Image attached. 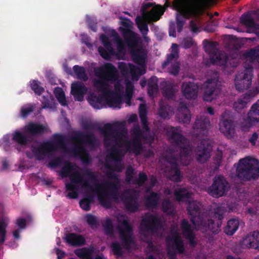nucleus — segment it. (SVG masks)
Listing matches in <instances>:
<instances>
[{"mask_svg": "<svg viewBox=\"0 0 259 259\" xmlns=\"http://www.w3.org/2000/svg\"><path fill=\"white\" fill-rule=\"evenodd\" d=\"M94 72L98 78L94 80V87L103 93L109 107L120 108L121 96L114 95V92L109 89V83H113L118 79L116 68L111 63H106L103 66L96 68Z\"/></svg>", "mask_w": 259, "mask_h": 259, "instance_id": "nucleus-1", "label": "nucleus"}, {"mask_svg": "<svg viewBox=\"0 0 259 259\" xmlns=\"http://www.w3.org/2000/svg\"><path fill=\"white\" fill-rule=\"evenodd\" d=\"M125 122L116 121L113 123H107L100 131L104 136V143L106 147H111L107 158L115 162L121 160V147L123 140L122 130L124 129Z\"/></svg>", "mask_w": 259, "mask_h": 259, "instance_id": "nucleus-2", "label": "nucleus"}, {"mask_svg": "<svg viewBox=\"0 0 259 259\" xmlns=\"http://www.w3.org/2000/svg\"><path fill=\"white\" fill-rule=\"evenodd\" d=\"M114 171L111 170L106 173L108 178L113 180V181L107 180L103 183L97 184L93 189L97 193L101 205L107 208H110L111 205L109 197L115 201L118 200L119 197L120 180Z\"/></svg>", "mask_w": 259, "mask_h": 259, "instance_id": "nucleus-3", "label": "nucleus"}, {"mask_svg": "<svg viewBox=\"0 0 259 259\" xmlns=\"http://www.w3.org/2000/svg\"><path fill=\"white\" fill-rule=\"evenodd\" d=\"M71 139L73 141H77L79 144L75 146L72 149V153L76 156H78L81 161L85 164H90L92 159L85 147L83 146L86 144L94 147L97 144V138L93 133L84 134L80 131H74Z\"/></svg>", "mask_w": 259, "mask_h": 259, "instance_id": "nucleus-4", "label": "nucleus"}, {"mask_svg": "<svg viewBox=\"0 0 259 259\" xmlns=\"http://www.w3.org/2000/svg\"><path fill=\"white\" fill-rule=\"evenodd\" d=\"M124 41L131 50L133 61L140 65L145 64L147 52L138 34L129 29L122 31Z\"/></svg>", "mask_w": 259, "mask_h": 259, "instance_id": "nucleus-5", "label": "nucleus"}, {"mask_svg": "<svg viewBox=\"0 0 259 259\" xmlns=\"http://www.w3.org/2000/svg\"><path fill=\"white\" fill-rule=\"evenodd\" d=\"M236 176L244 181L257 180L259 178V160L250 156L239 159Z\"/></svg>", "mask_w": 259, "mask_h": 259, "instance_id": "nucleus-6", "label": "nucleus"}, {"mask_svg": "<svg viewBox=\"0 0 259 259\" xmlns=\"http://www.w3.org/2000/svg\"><path fill=\"white\" fill-rule=\"evenodd\" d=\"M167 136L172 143L180 148L181 164L188 165L189 164L188 157L191 152V149L187 139L181 134L180 130L178 127L171 126L167 131Z\"/></svg>", "mask_w": 259, "mask_h": 259, "instance_id": "nucleus-7", "label": "nucleus"}, {"mask_svg": "<svg viewBox=\"0 0 259 259\" xmlns=\"http://www.w3.org/2000/svg\"><path fill=\"white\" fill-rule=\"evenodd\" d=\"M117 229L124 247L126 249H130L135 242L133 237V227L130 221L127 219L119 220Z\"/></svg>", "mask_w": 259, "mask_h": 259, "instance_id": "nucleus-8", "label": "nucleus"}, {"mask_svg": "<svg viewBox=\"0 0 259 259\" xmlns=\"http://www.w3.org/2000/svg\"><path fill=\"white\" fill-rule=\"evenodd\" d=\"M204 90L203 99L205 101L210 102L217 96L221 90V85L219 82V74L214 71L213 76L208 78L204 83Z\"/></svg>", "mask_w": 259, "mask_h": 259, "instance_id": "nucleus-9", "label": "nucleus"}, {"mask_svg": "<svg viewBox=\"0 0 259 259\" xmlns=\"http://www.w3.org/2000/svg\"><path fill=\"white\" fill-rule=\"evenodd\" d=\"M162 228L163 224L161 218L157 215L147 213L141 220V232L157 233Z\"/></svg>", "mask_w": 259, "mask_h": 259, "instance_id": "nucleus-10", "label": "nucleus"}, {"mask_svg": "<svg viewBox=\"0 0 259 259\" xmlns=\"http://www.w3.org/2000/svg\"><path fill=\"white\" fill-rule=\"evenodd\" d=\"M244 67V71L236 75L235 79V88L239 92L248 90L251 84L253 68L250 65Z\"/></svg>", "mask_w": 259, "mask_h": 259, "instance_id": "nucleus-11", "label": "nucleus"}, {"mask_svg": "<svg viewBox=\"0 0 259 259\" xmlns=\"http://www.w3.org/2000/svg\"><path fill=\"white\" fill-rule=\"evenodd\" d=\"M230 188L229 182L223 176H216L209 188L210 193L213 197L218 198L226 195Z\"/></svg>", "mask_w": 259, "mask_h": 259, "instance_id": "nucleus-12", "label": "nucleus"}, {"mask_svg": "<svg viewBox=\"0 0 259 259\" xmlns=\"http://www.w3.org/2000/svg\"><path fill=\"white\" fill-rule=\"evenodd\" d=\"M199 11V7L196 4H191L182 9L180 14L176 17L177 28L181 32L185 23V19L196 16Z\"/></svg>", "mask_w": 259, "mask_h": 259, "instance_id": "nucleus-13", "label": "nucleus"}, {"mask_svg": "<svg viewBox=\"0 0 259 259\" xmlns=\"http://www.w3.org/2000/svg\"><path fill=\"white\" fill-rule=\"evenodd\" d=\"M126 210L131 212H135L139 210L138 197L133 190L126 189L120 195Z\"/></svg>", "mask_w": 259, "mask_h": 259, "instance_id": "nucleus-14", "label": "nucleus"}, {"mask_svg": "<svg viewBox=\"0 0 259 259\" xmlns=\"http://www.w3.org/2000/svg\"><path fill=\"white\" fill-rule=\"evenodd\" d=\"M259 124V100L253 104L247 114V117L241 123L242 130L246 131Z\"/></svg>", "mask_w": 259, "mask_h": 259, "instance_id": "nucleus-15", "label": "nucleus"}, {"mask_svg": "<svg viewBox=\"0 0 259 259\" xmlns=\"http://www.w3.org/2000/svg\"><path fill=\"white\" fill-rule=\"evenodd\" d=\"M206 42L205 48L210 50V60L213 64L225 66L227 63L228 57L226 55L220 53L219 50L215 46V42H210L204 39L203 43Z\"/></svg>", "mask_w": 259, "mask_h": 259, "instance_id": "nucleus-16", "label": "nucleus"}, {"mask_svg": "<svg viewBox=\"0 0 259 259\" xmlns=\"http://www.w3.org/2000/svg\"><path fill=\"white\" fill-rule=\"evenodd\" d=\"M165 241L167 250L169 247L170 249L176 250L179 254L184 253L185 248L184 241L177 231L171 232V236H167Z\"/></svg>", "mask_w": 259, "mask_h": 259, "instance_id": "nucleus-17", "label": "nucleus"}, {"mask_svg": "<svg viewBox=\"0 0 259 259\" xmlns=\"http://www.w3.org/2000/svg\"><path fill=\"white\" fill-rule=\"evenodd\" d=\"M23 132L30 137L41 136L45 133L51 132L47 125L38 122H29L23 128Z\"/></svg>", "mask_w": 259, "mask_h": 259, "instance_id": "nucleus-18", "label": "nucleus"}, {"mask_svg": "<svg viewBox=\"0 0 259 259\" xmlns=\"http://www.w3.org/2000/svg\"><path fill=\"white\" fill-rule=\"evenodd\" d=\"M132 135L134 138L133 140V150L136 155H138L140 154L143 148L142 139L146 140L147 137L145 136L138 124L134 125Z\"/></svg>", "mask_w": 259, "mask_h": 259, "instance_id": "nucleus-19", "label": "nucleus"}, {"mask_svg": "<svg viewBox=\"0 0 259 259\" xmlns=\"http://www.w3.org/2000/svg\"><path fill=\"white\" fill-rule=\"evenodd\" d=\"M210 145L206 140L201 141L197 148L196 158L199 163H203L210 158Z\"/></svg>", "mask_w": 259, "mask_h": 259, "instance_id": "nucleus-20", "label": "nucleus"}, {"mask_svg": "<svg viewBox=\"0 0 259 259\" xmlns=\"http://www.w3.org/2000/svg\"><path fill=\"white\" fill-rule=\"evenodd\" d=\"M71 180L70 183H67L65 185L66 190L67 191H74L77 190V184H82V187L88 189L92 188L88 180H84L82 176L78 171H75L71 174L70 176Z\"/></svg>", "mask_w": 259, "mask_h": 259, "instance_id": "nucleus-21", "label": "nucleus"}, {"mask_svg": "<svg viewBox=\"0 0 259 259\" xmlns=\"http://www.w3.org/2000/svg\"><path fill=\"white\" fill-rule=\"evenodd\" d=\"M226 113L222 114L220 121V130L224 135L228 137H232L234 134L235 128L232 119L227 118Z\"/></svg>", "mask_w": 259, "mask_h": 259, "instance_id": "nucleus-22", "label": "nucleus"}, {"mask_svg": "<svg viewBox=\"0 0 259 259\" xmlns=\"http://www.w3.org/2000/svg\"><path fill=\"white\" fill-rule=\"evenodd\" d=\"M243 248L259 249V232L254 231L247 234L241 242Z\"/></svg>", "mask_w": 259, "mask_h": 259, "instance_id": "nucleus-23", "label": "nucleus"}, {"mask_svg": "<svg viewBox=\"0 0 259 259\" xmlns=\"http://www.w3.org/2000/svg\"><path fill=\"white\" fill-rule=\"evenodd\" d=\"M259 91L256 89L253 91L249 90L244 94L242 97L239 98L234 102L233 107L236 111L240 112V110L246 107L247 104L250 100L255 96Z\"/></svg>", "mask_w": 259, "mask_h": 259, "instance_id": "nucleus-24", "label": "nucleus"}, {"mask_svg": "<svg viewBox=\"0 0 259 259\" xmlns=\"http://www.w3.org/2000/svg\"><path fill=\"white\" fill-rule=\"evenodd\" d=\"M181 92L186 99H195L198 95V87L193 82H184L182 84Z\"/></svg>", "mask_w": 259, "mask_h": 259, "instance_id": "nucleus-25", "label": "nucleus"}, {"mask_svg": "<svg viewBox=\"0 0 259 259\" xmlns=\"http://www.w3.org/2000/svg\"><path fill=\"white\" fill-rule=\"evenodd\" d=\"M53 147L51 143L44 142L38 146H32V151L36 159L41 160L47 154L53 153Z\"/></svg>", "mask_w": 259, "mask_h": 259, "instance_id": "nucleus-26", "label": "nucleus"}, {"mask_svg": "<svg viewBox=\"0 0 259 259\" xmlns=\"http://www.w3.org/2000/svg\"><path fill=\"white\" fill-rule=\"evenodd\" d=\"M181 228L182 231V234L188 240L189 244L192 247H195L197 244V242L195 240V234L187 220L184 219L182 220Z\"/></svg>", "mask_w": 259, "mask_h": 259, "instance_id": "nucleus-27", "label": "nucleus"}, {"mask_svg": "<svg viewBox=\"0 0 259 259\" xmlns=\"http://www.w3.org/2000/svg\"><path fill=\"white\" fill-rule=\"evenodd\" d=\"M210 125L208 117L200 116H197L193 127L195 132L199 133V134L205 135L207 134Z\"/></svg>", "mask_w": 259, "mask_h": 259, "instance_id": "nucleus-28", "label": "nucleus"}, {"mask_svg": "<svg viewBox=\"0 0 259 259\" xmlns=\"http://www.w3.org/2000/svg\"><path fill=\"white\" fill-rule=\"evenodd\" d=\"M71 88V93L75 100L82 101L88 91L87 87L81 82L76 81L72 83Z\"/></svg>", "mask_w": 259, "mask_h": 259, "instance_id": "nucleus-29", "label": "nucleus"}, {"mask_svg": "<svg viewBox=\"0 0 259 259\" xmlns=\"http://www.w3.org/2000/svg\"><path fill=\"white\" fill-rule=\"evenodd\" d=\"M200 203L197 201H194L189 203L187 207L188 213L191 215V222L194 225L196 226L198 221H200V218H203L200 215Z\"/></svg>", "mask_w": 259, "mask_h": 259, "instance_id": "nucleus-30", "label": "nucleus"}, {"mask_svg": "<svg viewBox=\"0 0 259 259\" xmlns=\"http://www.w3.org/2000/svg\"><path fill=\"white\" fill-rule=\"evenodd\" d=\"M198 218L200 219V221H198L197 226L207 228L213 234H217L219 233L222 222L218 220L217 222L215 223L214 221L212 219H208L206 221L203 218Z\"/></svg>", "mask_w": 259, "mask_h": 259, "instance_id": "nucleus-31", "label": "nucleus"}, {"mask_svg": "<svg viewBox=\"0 0 259 259\" xmlns=\"http://www.w3.org/2000/svg\"><path fill=\"white\" fill-rule=\"evenodd\" d=\"M65 241L72 246H81L85 244V239L81 235L70 233L66 235Z\"/></svg>", "mask_w": 259, "mask_h": 259, "instance_id": "nucleus-32", "label": "nucleus"}, {"mask_svg": "<svg viewBox=\"0 0 259 259\" xmlns=\"http://www.w3.org/2000/svg\"><path fill=\"white\" fill-rule=\"evenodd\" d=\"M160 199V194L157 192L151 191L146 197L145 204L147 209H155L157 207Z\"/></svg>", "mask_w": 259, "mask_h": 259, "instance_id": "nucleus-33", "label": "nucleus"}, {"mask_svg": "<svg viewBox=\"0 0 259 259\" xmlns=\"http://www.w3.org/2000/svg\"><path fill=\"white\" fill-rule=\"evenodd\" d=\"M161 85L163 96L168 100L174 99L176 92L175 85L170 81H163Z\"/></svg>", "mask_w": 259, "mask_h": 259, "instance_id": "nucleus-34", "label": "nucleus"}, {"mask_svg": "<svg viewBox=\"0 0 259 259\" xmlns=\"http://www.w3.org/2000/svg\"><path fill=\"white\" fill-rule=\"evenodd\" d=\"M240 20L241 23L247 28L252 31L259 30V24L255 22L250 14L244 13L241 16Z\"/></svg>", "mask_w": 259, "mask_h": 259, "instance_id": "nucleus-35", "label": "nucleus"}, {"mask_svg": "<svg viewBox=\"0 0 259 259\" xmlns=\"http://www.w3.org/2000/svg\"><path fill=\"white\" fill-rule=\"evenodd\" d=\"M87 100L95 109H100L103 107V97L100 95L92 93L88 96Z\"/></svg>", "mask_w": 259, "mask_h": 259, "instance_id": "nucleus-36", "label": "nucleus"}, {"mask_svg": "<svg viewBox=\"0 0 259 259\" xmlns=\"http://www.w3.org/2000/svg\"><path fill=\"white\" fill-rule=\"evenodd\" d=\"M29 137L24 132L22 133L18 130L15 131L12 134L13 141L21 146H25L30 142Z\"/></svg>", "mask_w": 259, "mask_h": 259, "instance_id": "nucleus-37", "label": "nucleus"}, {"mask_svg": "<svg viewBox=\"0 0 259 259\" xmlns=\"http://www.w3.org/2000/svg\"><path fill=\"white\" fill-rule=\"evenodd\" d=\"M94 252L95 248L89 247L77 249L74 251V253L80 259H94L93 253Z\"/></svg>", "mask_w": 259, "mask_h": 259, "instance_id": "nucleus-38", "label": "nucleus"}, {"mask_svg": "<svg viewBox=\"0 0 259 259\" xmlns=\"http://www.w3.org/2000/svg\"><path fill=\"white\" fill-rule=\"evenodd\" d=\"M52 141H47L51 143L53 147V151L56 152L59 148H64L65 147V140L64 137L58 134H55L53 136Z\"/></svg>", "mask_w": 259, "mask_h": 259, "instance_id": "nucleus-39", "label": "nucleus"}, {"mask_svg": "<svg viewBox=\"0 0 259 259\" xmlns=\"http://www.w3.org/2000/svg\"><path fill=\"white\" fill-rule=\"evenodd\" d=\"M239 226V220L232 219L228 221L227 226L224 229V232L228 235H233L238 230Z\"/></svg>", "mask_w": 259, "mask_h": 259, "instance_id": "nucleus-40", "label": "nucleus"}, {"mask_svg": "<svg viewBox=\"0 0 259 259\" xmlns=\"http://www.w3.org/2000/svg\"><path fill=\"white\" fill-rule=\"evenodd\" d=\"M179 57L178 46L176 44H172L171 46V52L167 55L166 59L162 63L163 68L166 67L172 60H177Z\"/></svg>", "mask_w": 259, "mask_h": 259, "instance_id": "nucleus-41", "label": "nucleus"}, {"mask_svg": "<svg viewBox=\"0 0 259 259\" xmlns=\"http://www.w3.org/2000/svg\"><path fill=\"white\" fill-rule=\"evenodd\" d=\"M165 9L161 6H157L149 12V17L154 21L159 20L161 16L164 14Z\"/></svg>", "mask_w": 259, "mask_h": 259, "instance_id": "nucleus-42", "label": "nucleus"}, {"mask_svg": "<svg viewBox=\"0 0 259 259\" xmlns=\"http://www.w3.org/2000/svg\"><path fill=\"white\" fill-rule=\"evenodd\" d=\"M174 195L178 201L188 199L191 197L192 193L188 192L185 188H179L174 192Z\"/></svg>", "mask_w": 259, "mask_h": 259, "instance_id": "nucleus-43", "label": "nucleus"}, {"mask_svg": "<svg viewBox=\"0 0 259 259\" xmlns=\"http://www.w3.org/2000/svg\"><path fill=\"white\" fill-rule=\"evenodd\" d=\"M158 91L157 78L156 76H152L148 82V93L150 96H153L157 94Z\"/></svg>", "mask_w": 259, "mask_h": 259, "instance_id": "nucleus-44", "label": "nucleus"}, {"mask_svg": "<svg viewBox=\"0 0 259 259\" xmlns=\"http://www.w3.org/2000/svg\"><path fill=\"white\" fill-rule=\"evenodd\" d=\"M54 93L58 102L62 106H65L67 105L65 93L61 88H55L54 91Z\"/></svg>", "mask_w": 259, "mask_h": 259, "instance_id": "nucleus-45", "label": "nucleus"}, {"mask_svg": "<svg viewBox=\"0 0 259 259\" xmlns=\"http://www.w3.org/2000/svg\"><path fill=\"white\" fill-rule=\"evenodd\" d=\"M136 22L142 35H147L148 32V26L147 22L140 16H138L136 18Z\"/></svg>", "mask_w": 259, "mask_h": 259, "instance_id": "nucleus-46", "label": "nucleus"}, {"mask_svg": "<svg viewBox=\"0 0 259 259\" xmlns=\"http://www.w3.org/2000/svg\"><path fill=\"white\" fill-rule=\"evenodd\" d=\"M74 165L69 161H66L64 163V166L62 167L61 171L60 172V175L62 178H66L68 176L70 177L69 174L74 170Z\"/></svg>", "mask_w": 259, "mask_h": 259, "instance_id": "nucleus-47", "label": "nucleus"}, {"mask_svg": "<svg viewBox=\"0 0 259 259\" xmlns=\"http://www.w3.org/2000/svg\"><path fill=\"white\" fill-rule=\"evenodd\" d=\"M73 69L78 79L83 81H87L88 79V77L83 67L76 65L73 66Z\"/></svg>", "mask_w": 259, "mask_h": 259, "instance_id": "nucleus-48", "label": "nucleus"}, {"mask_svg": "<svg viewBox=\"0 0 259 259\" xmlns=\"http://www.w3.org/2000/svg\"><path fill=\"white\" fill-rule=\"evenodd\" d=\"M93 201L94 196L93 195H88L80 201L79 205L83 210L89 211L91 209V203Z\"/></svg>", "mask_w": 259, "mask_h": 259, "instance_id": "nucleus-49", "label": "nucleus"}, {"mask_svg": "<svg viewBox=\"0 0 259 259\" xmlns=\"http://www.w3.org/2000/svg\"><path fill=\"white\" fill-rule=\"evenodd\" d=\"M226 211H227V208L225 205L223 204L218 205L214 208V217L217 220L222 222Z\"/></svg>", "mask_w": 259, "mask_h": 259, "instance_id": "nucleus-50", "label": "nucleus"}, {"mask_svg": "<svg viewBox=\"0 0 259 259\" xmlns=\"http://www.w3.org/2000/svg\"><path fill=\"white\" fill-rule=\"evenodd\" d=\"M103 227L105 234L109 236L114 235V227L112 220L110 218H107L105 221Z\"/></svg>", "mask_w": 259, "mask_h": 259, "instance_id": "nucleus-51", "label": "nucleus"}, {"mask_svg": "<svg viewBox=\"0 0 259 259\" xmlns=\"http://www.w3.org/2000/svg\"><path fill=\"white\" fill-rule=\"evenodd\" d=\"M171 175L170 179L175 182L181 181L182 175L179 168V166L171 168Z\"/></svg>", "mask_w": 259, "mask_h": 259, "instance_id": "nucleus-52", "label": "nucleus"}, {"mask_svg": "<svg viewBox=\"0 0 259 259\" xmlns=\"http://www.w3.org/2000/svg\"><path fill=\"white\" fill-rule=\"evenodd\" d=\"M40 83L38 80H32L30 81L31 89L34 93L40 96L44 91L45 89L40 85Z\"/></svg>", "mask_w": 259, "mask_h": 259, "instance_id": "nucleus-53", "label": "nucleus"}, {"mask_svg": "<svg viewBox=\"0 0 259 259\" xmlns=\"http://www.w3.org/2000/svg\"><path fill=\"white\" fill-rule=\"evenodd\" d=\"M112 35L113 37V41L116 44L118 51L121 52L123 51L124 50V45L117 32L115 30H113Z\"/></svg>", "mask_w": 259, "mask_h": 259, "instance_id": "nucleus-54", "label": "nucleus"}, {"mask_svg": "<svg viewBox=\"0 0 259 259\" xmlns=\"http://www.w3.org/2000/svg\"><path fill=\"white\" fill-rule=\"evenodd\" d=\"M161 209L164 213L171 214L173 211L172 204L168 198L163 200L161 203Z\"/></svg>", "mask_w": 259, "mask_h": 259, "instance_id": "nucleus-55", "label": "nucleus"}, {"mask_svg": "<svg viewBox=\"0 0 259 259\" xmlns=\"http://www.w3.org/2000/svg\"><path fill=\"white\" fill-rule=\"evenodd\" d=\"M246 55L252 61H256L259 63V46L251 49L247 52Z\"/></svg>", "mask_w": 259, "mask_h": 259, "instance_id": "nucleus-56", "label": "nucleus"}, {"mask_svg": "<svg viewBox=\"0 0 259 259\" xmlns=\"http://www.w3.org/2000/svg\"><path fill=\"white\" fill-rule=\"evenodd\" d=\"M34 109V106L31 104H27L22 107L20 110V115L23 118H26L32 113Z\"/></svg>", "mask_w": 259, "mask_h": 259, "instance_id": "nucleus-57", "label": "nucleus"}, {"mask_svg": "<svg viewBox=\"0 0 259 259\" xmlns=\"http://www.w3.org/2000/svg\"><path fill=\"white\" fill-rule=\"evenodd\" d=\"M134 87L128 83L126 84L125 93L124 95L125 103L128 105H131V101L133 96Z\"/></svg>", "mask_w": 259, "mask_h": 259, "instance_id": "nucleus-58", "label": "nucleus"}, {"mask_svg": "<svg viewBox=\"0 0 259 259\" xmlns=\"http://www.w3.org/2000/svg\"><path fill=\"white\" fill-rule=\"evenodd\" d=\"M98 51L100 55L105 60H108L110 58L111 56L115 54L114 49H113V51L110 52L105 48L99 47L98 48Z\"/></svg>", "mask_w": 259, "mask_h": 259, "instance_id": "nucleus-59", "label": "nucleus"}, {"mask_svg": "<svg viewBox=\"0 0 259 259\" xmlns=\"http://www.w3.org/2000/svg\"><path fill=\"white\" fill-rule=\"evenodd\" d=\"M145 73V70H141L138 67L133 64H129V73H131L132 76L141 75Z\"/></svg>", "mask_w": 259, "mask_h": 259, "instance_id": "nucleus-60", "label": "nucleus"}, {"mask_svg": "<svg viewBox=\"0 0 259 259\" xmlns=\"http://www.w3.org/2000/svg\"><path fill=\"white\" fill-rule=\"evenodd\" d=\"M148 180L147 175L143 172H140L138 175V178L134 180L133 183L142 186Z\"/></svg>", "mask_w": 259, "mask_h": 259, "instance_id": "nucleus-61", "label": "nucleus"}, {"mask_svg": "<svg viewBox=\"0 0 259 259\" xmlns=\"http://www.w3.org/2000/svg\"><path fill=\"white\" fill-rule=\"evenodd\" d=\"M100 39L102 44L107 50L109 51L110 52L113 51V48L112 45L106 35L102 34L100 36Z\"/></svg>", "mask_w": 259, "mask_h": 259, "instance_id": "nucleus-62", "label": "nucleus"}, {"mask_svg": "<svg viewBox=\"0 0 259 259\" xmlns=\"http://www.w3.org/2000/svg\"><path fill=\"white\" fill-rule=\"evenodd\" d=\"M111 248L114 254L119 256L122 255L123 252L120 244L118 242L114 241L112 242Z\"/></svg>", "mask_w": 259, "mask_h": 259, "instance_id": "nucleus-63", "label": "nucleus"}, {"mask_svg": "<svg viewBox=\"0 0 259 259\" xmlns=\"http://www.w3.org/2000/svg\"><path fill=\"white\" fill-rule=\"evenodd\" d=\"M86 221L88 225L92 228L97 227L98 225V221L96 217L93 214H87L86 215Z\"/></svg>", "mask_w": 259, "mask_h": 259, "instance_id": "nucleus-64", "label": "nucleus"}]
</instances>
